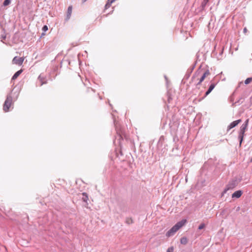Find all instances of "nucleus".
<instances>
[{"mask_svg": "<svg viewBox=\"0 0 252 252\" xmlns=\"http://www.w3.org/2000/svg\"><path fill=\"white\" fill-rule=\"evenodd\" d=\"M82 195H83L82 200H83L84 202H87V201L88 199V197L87 194L85 192H83L82 193Z\"/></svg>", "mask_w": 252, "mask_h": 252, "instance_id": "14", "label": "nucleus"}, {"mask_svg": "<svg viewBox=\"0 0 252 252\" xmlns=\"http://www.w3.org/2000/svg\"><path fill=\"white\" fill-rule=\"evenodd\" d=\"M12 103V96L11 94L10 93L7 95L6 99L3 106V109L4 112H6L9 111V109Z\"/></svg>", "mask_w": 252, "mask_h": 252, "instance_id": "3", "label": "nucleus"}, {"mask_svg": "<svg viewBox=\"0 0 252 252\" xmlns=\"http://www.w3.org/2000/svg\"><path fill=\"white\" fill-rule=\"evenodd\" d=\"M72 7L71 6H69L68 7V9H67V15H66V20H68L70 16H71V13H72Z\"/></svg>", "mask_w": 252, "mask_h": 252, "instance_id": "10", "label": "nucleus"}, {"mask_svg": "<svg viewBox=\"0 0 252 252\" xmlns=\"http://www.w3.org/2000/svg\"><path fill=\"white\" fill-rule=\"evenodd\" d=\"M210 74V72L209 70H206L203 74V75L200 78L199 82L197 83V85L201 84V82L203 81L206 76H208Z\"/></svg>", "mask_w": 252, "mask_h": 252, "instance_id": "8", "label": "nucleus"}, {"mask_svg": "<svg viewBox=\"0 0 252 252\" xmlns=\"http://www.w3.org/2000/svg\"><path fill=\"white\" fill-rule=\"evenodd\" d=\"M133 222V220L130 218H127L126 220V223L130 224Z\"/></svg>", "mask_w": 252, "mask_h": 252, "instance_id": "15", "label": "nucleus"}, {"mask_svg": "<svg viewBox=\"0 0 252 252\" xmlns=\"http://www.w3.org/2000/svg\"><path fill=\"white\" fill-rule=\"evenodd\" d=\"M241 122V119L233 121V122L230 123V124L228 126L227 130H230V129L236 126H237Z\"/></svg>", "mask_w": 252, "mask_h": 252, "instance_id": "6", "label": "nucleus"}, {"mask_svg": "<svg viewBox=\"0 0 252 252\" xmlns=\"http://www.w3.org/2000/svg\"><path fill=\"white\" fill-rule=\"evenodd\" d=\"M243 193V192L241 190H238L236 191H235L232 194V198H238L241 197Z\"/></svg>", "mask_w": 252, "mask_h": 252, "instance_id": "7", "label": "nucleus"}, {"mask_svg": "<svg viewBox=\"0 0 252 252\" xmlns=\"http://www.w3.org/2000/svg\"><path fill=\"white\" fill-rule=\"evenodd\" d=\"M210 0H203V1L202 2L201 6L202 8V9H204L206 5H207V3L209 2Z\"/></svg>", "mask_w": 252, "mask_h": 252, "instance_id": "12", "label": "nucleus"}, {"mask_svg": "<svg viewBox=\"0 0 252 252\" xmlns=\"http://www.w3.org/2000/svg\"><path fill=\"white\" fill-rule=\"evenodd\" d=\"M173 251L174 248L173 247H169L167 250V252H173Z\"/></svg>", "mask_w": 252, "mask_h": 252, "instance_id": "20", "label": "nucleus"}, {"mask_svg": "<svg viewBox=\"0 0 252 252\" xmlns=\"http://www.w3.org/2000/svg\"><path fill=\"white\" fill-rule=\"evenodd\" d=\"M24 57L18 58L17 57H15L12 60V63L13 64H18L19 65H21L22 64L24 61Z\"/></svg>", "mask_w": 252, "mask_h": 252, "instance_id": "5", "label": "nucleus"}, {"mask_svg": "<svg viewBox=\"0 0 252 252\" xmlns=\"http://www.w3.org/2000/svg\"><path fill=\"white\" fill-rule=\"evenodd\" d=\"M186 222V220H183L181 221L178 222L174 226H173L170 230L167 232L166 236L167 237L173 236L177 230H178L185 224Z\"/></svg>", "mask_w": 252, "mask_h": 252, "instance_id": "1", "label": "nucleus"}, {"mask_svg": "<svg viewBox=\"0 0 252 252\" xmlns=\"http://www.w3.org/2000/svg\"><path fill=\"white\" fill-rule=\"evenodd\" d=\"M187 242V239L186 238H182L181 239V243L183 244H186Z\"/></svg>", "mask_w": 252, "mask_h": 252, "instance_id": "18", "label": "nucleus"}, {"mask_svg": "<svg viewBox=\"0 0 252 252\" xmlns=\"http://www.w3.org/2000/svg\"><path fill=\"white\" fill-rule=\"evenodd\" d=\"M247 28H245L243 30L244 32L246 33L247 32Z\"/></svg>", "mask_w": 252, "mask_h": 252, "instance_id": "22", "label": "nucleus"}, {"mask_svg": "<svg viewBox=\"0 0 252 252\" xmlns=\"http://www.w3.org/2000/svg\"><path fill=\"white\" fill-rule=\"evenodd\" d=\"M186 182L188 180V179H187V178H186Z\"/></svg>", "mask_w": 252, "mask_h": 252, "instance_id": "25", "label": "nucleus"}, {"mask_svg": "<svg viewBox=\"0 0 252 252\" xmlns=\"http://www.w3.org/2000/svg\"><path fill=\"white\" fill-rule=\"evenodd\" d=\"M23 72V70L21 69L17 71L12 77V80H15Z\"/></svg>", "mask_w": 252, "mask_h": 252, "instance_id": "11", "label": "nucleus"}, {"mask_svg": "<svg viewBox=\"0 0 252 252\" xmlns=\"http://www.w3.org/2000/svg\"><path fill=\"white\" fill-rule=\"evenodd\" d=\"M87 0H82V1H83V2H85L86 1H87Z\"/></svg>", "mask_w": 252, "mask_h": 252, "instance_id": "24", "label": "nucleus"}, {"mask_svg": "<svg viewBox=\"0 0 252 252\" xmlns=\"http://www.w3.org/2000/svg\"><path fill=\"white\" fill-rule=\"evenodd\" d=\"M48 27L46 26V25H45L43 26V27L42 28V30L44 32H46V31L48 30Z\"/></svg>", "mask_w": 252, "mask_h": 252, "instance_id": "21", "label": "nucleus"}, {"mask_svg": "<svg viewBox=\"0 0 252 252\" xmlns=\"http://www.w3.org/2000/svg\"><path fill=\"white\" fill-rule=\"evenodd\" d=\"M252 82V77L248 78L245 81V84L246 85H248V84L251 83Z\"/></svg>", "mask_w": 252, "mask_h": 252, "instance_id": "16", "label": "nucleus"}, {"mask_svg": "<svg viewBox=\"0 0 252 252\" xmlns=\"http://www.w3.org/2000/svg\"><path fill=\"white\" fill-rule=\"evenodd\" d=\"M251 162H252V159H251Z\"/></svg>", "mask_w": 252, "mask_h": 252, "instance_id": "26", "label": "nucleus"}, {"mask_svg": "<svg viewBox=\"0 0 252 252\" xmlns=\"http://www.w3.org/2000/svg\"><path fill=\"white\" fill-rule=\"evenodd\" d=\"M113 3V0H108L107 3H106L105 5V8L106 9L108 8H109L111 5V4Z\"/></svg>", "mask_w": 252, "mask_h": 252, "instance_id": "13", "label": "nucleus"}, {"mask_svg": "<svg viewBox=\"0 0 252 252\" xmlns=\"http://www.w3.org/2000/svg\"><path fill=\"white\" fill-rule=\"evenodd\" d=\"M11 2V0H4L3 3V5L4 6H7V5H8Z\"/></svg>", "mask_w": 252, "mask_h": 252, "instance_id": "17", "label": "nucleus"}, {"mask_svg": "<svg viewBox=\"0 0 252 252\" xmlns=\"http://www.w3.org/2000/svg\"><path fill=\"white\" fill-rule=\"evenodd\" d=\"M249 123V119H247L244 124L240 127V132L239 134V139H240V144L241 145L243 139L246 129Z\"/></svg>", "mask_w": 252, "mask_h": 252, "instance_id": "4", "label": "nucleus"}, {"mask_svg": "<svg viewBox=\"0 0 252 252\" xmlns=\"http://www.w3.org/2000/svg\"><path fill=\"white\" fill-rule=\"evenodd\" d=\"M215 86L216 85L214 83L211 84L210 85L208 91L205 93V97L207 96L212 92V91L214 89Z\"/></svg>", "mask_w": 252, "mask_h": 252, "instance_id": "9", "label": "nucleus"}, {"mask_svg": "<svg viewBox=\"0 0 252 252\" xmlns=\"http://www.w3.org/2000/svg\"><path fill=\"white\" fill-rule=\"evenodd\" d=\"M240 182V180L235 178L233 179L231 181H230L228 185H227L225 189H224L222 193V196L224 195V193H226L227 191L229 189H232L235 188L239 183Z\"/></svg>", "mask_w": 252, "mask_h": 252, "instance_id": "2", "label": "nucleus"}, {"mask_svg": "<svg viewBox=\"0 0 252 252\" xmlns=\"http://www.w3.org/2000/svg\"><path fill=\"white\" fill-rule=\"evenodd\" d=\"M43 84H44V83H43V82H41V84H40V86H42Z\"/></svg>", "mask_w": 252, "mask_h": 252, "instance_id": "23", "label": "nucleus"}, {"mask_svg": "<svg viewBox=\"0 0 252 252\" xmlns=\"http://www.w3.org/2000/svg\"><path fill=\"white\" fill-rule=\"evenodd\" d=\"M205 226V225L204 223H201L199 226H198V229L199 230H201V229H203Z\"/></svg>", "mask_w": 252, "mask_h": 252, "instance_id": "19", "label": "nucleus"}]
</instances>
